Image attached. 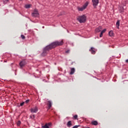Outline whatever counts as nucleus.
I'll use <instances>...</instances> for the list:
<instances>
[{
  "label": "nucleus",
  "mask_w": 128,
  "mask_h": 128,
  "mask_svg": "<svg viewBox=\"0 0 128 128\" xmlns=\"http://www.w3.org/2000/svg\"><path fill=\"white\" fill-rule=\"evenodd\" d=\"M63 44L64 41L62 40L61 42L56 41L54 42H52L51 44L48 45L44 48L43 52L42 54V56H46L48 54V50H52V48H56V46H62Z\"/></svg>",
  "instance_id": "obj_1"
},
{
  "label": "nucleus",
  "mask_w": 128,
  "mask_h": 128,
  "mask_svg": "<svg viewBox=\"0 0 128 128\" xmlns=\"http://www.w3.org/2000/svg\"><path fill=\"white\" fill-rule=\"evenodd\" d=\"M77 20L80 24H82L86 22V16L85 15L79 16H78Z\"/></svg>",
  "instance_id": "obj_2"
},
{
  "label": "nucleus",
  "mask_w": 128,
  "mask_h": 128,
  "mask_svg": "<svg viewBox=\"0 0 128 128\" xmlns=\"http://www.w3.org/2000/svg\"><path fill=\"white\" fill-rule=\"evenodd\" d=\"M88 4L90 2H86L84 5L82 7H78V10L79 12H82L83 10H84L86 8V7L88 6Z\"/></svg>",
  "instance_id": "obj_3"
},
{
  "label": "nucleus",
  "mask_w": 128,
  "mask_h": 128,
  "mask_svg": "<svg viewBox=\"0 0 128 128\" xmlns=\"http://www.w3.org/2000/svg\"><path fill=\"white\" fill-rule=\"evenodd\" d=\"M92 2L94 8H96L100 2V0H92Z\"/></svg>",
  "instance_id": "obj_4"
},
{
  "label": "nucleus",
  "mask_w": 128,
  "mask_h": 128,
  "mask_svg": "<svg viewBox=\"0 0 128 128\" xmlns=\"http://www.w3.org/2000/svg\"><path fill=\"white\" fill-rule=\"evenodd\" d=\"M38 16H40V14L38 13V10H34L32 12V16H34V18H38Z\"/></svg>",
  "instance_id": "obj_5"
},
{
  "label": "nucleus",
  "mask_w": 128,
  "mask_h": 128,
  "mask_svg": "<svg viewBox=\"0 0 128 128\" xmlns=\"http://www.w3.org/2000/svg\"><path fill=\"white\" fill-rule=\"evenodd\" d=\"M26 60H23L20 62V68H22L23 66H26Z\"/></svg>",
  "instance_id": "obj_6"
},
{
  "label": "nucleus",
  "mask_w": 128,
  "mask_h": 128,
  "mask_svg": "<svg viewBox=\"0 0 128 128\" xmlns=\"http://www.w3.org/2000/svg\"><path fill=\"white\" fill-rule=\"evenodd\" d=\"M91 124L93 126H98V121L96 120L92 121Z\"/></svg>",
  "instance_id": "obj_7"
},
{
  "label": "nucleus",
  "mask_w": 128,
  "mask_h": 128,
  "mask_svg": "<svg viewBox=\"0 0 128 128\" xmlns=\"http://www.w3.org/2000/svg\"><path fill=\"white\" fill-rule=\"evenodd\" d=\"M90 50L92 54H96V50H94V48L92 47Z\"/></svg>",
  "instance_id": "obj_8"
},
{
  "label": "nucleus",
  "mask_w": 128,
  "mask_h": 128,
  "mask_svg": "<svg viewBox=\"0 0 128 128\" xmlns=\"http://www.w3.org/2000/svg\"><path fill=\"white\" fill-rule=\"evenodd\" d=\"M102 26H99L98 28L96 29V32H100L102 30Z\"/></svg>",
  "instance_id": "obj_9"
},
{
  "label": "nucleus",
  "mask_w": 128,
  "mask_h": 128,
  "mask_svg": "<svg viewBox=\"0 0 128 128\" xmlns=\"http://www.w3.org/2000/svg\"><path fill=\"white\" fill-rule=\"evenodd\" d=\"M72 126V121H68L67 123V126L68 128H70Z\"/></svg>",
  "instance_id": "obj_10"
},
{
  "label": "nucleus",
  "mask_w": 128,
  "mask_h": 128,
  "mask_svg": "<svg viewBox=\"0 0 128 128\" xmlns=\"http://www.w3.org/2000/svg\"><path fill=\"white\" fill-rule=\"evenodd\" d=\"M48 108H52V102L48 101Z\"/></svg>",
  "instance_id": "obj_11"
},
{
  "label": "nucleus",
  "mask_w": 128,
  "mask_h": 128,
  "mask_svg": "<svg viewBox=\"0 0 128 128\" xmlns=\"http://www.w3.org/2000/svg\"><path fill=\"white\" fill-rule=\"evenodd\" d=\"M74 72H75L74 68H72L70 74H74Z\"/></svg>",
  "instance_id": "obj_12"
},
{
  "label": "nucleus",
  "mask_w": 128,
  "mask_h": 128,
  "mask_svg": "<svg viewBox=\"0 0 128 128\" xmlns=\"http://www.w3.org/2000/svg\"><path fill=\"white\" fill-rule=\"evenodd\" d=\"M38 110V107H35L33 108L32 110V112H36Z\"/></svg>",
  "instance_id": "obj_13"
},
{
  "label": "nucleus",
  "mask_w": 128,
  "mask_h": 128,
  "mask_svg": "<svg viewBox=\"0 0 128 128\" xmlns=\"http://www.w3.org/2000/svg\"><path fill=\"white\" fill-rule=\"evenodd\" d=\"M116 26L117 28H120V20H118L116 23Z\"/></svg>",
  "instance_id": "obj_14"
},
{
  "label": "nucleus",
  "mask_w": 128,
  "mask_h": 128,
  "mask_svg": "<svg viewBox=\"0 0 128 128\" xmlns=\"http://www.w3.org/2000/svg\"><path fill=\"white\" fill-rule=\"evenodd\" d=\"M109 36H114V32H112V30L110 31L109 32Z\"/></svg>",
  "instance_id": "obj_15"
},
{
  "label": "nucleus",
  "mask_w": 128,
  "mask_h": 128,
  "mask_svg": "<svg viewBox=\"0 0 128 128\" xmlns=\"http://www.w3.org/2000/svg\"><path fill=\"white\" fill-rule=\"evenodd\" d=\"M24 8H30V4L25 5Z\"/></svg>",
  "instance_id": "obj_16"
},
{
  "label": "nucleus",
  "mask_w": 128,
  "mask_h": 128,
  "mask_svg": "<svg viewBox=\"0 0 128 128\" xmlns=\"http://www.w3.org/2000/svg\"><path fill=\"white\" fill-rule=\"evenodd\" d=\"M42 128H50V127L48 126V124H46L44 126H42Z\"/></svg>",
  "instance_id": "obj_17"
},
{
  "label": "nucleus",
  "mask_w": 128,
  "mask_h": 128,
  "mask_svg": "<svg viewBox=\"0 0 128 128\" xmlns=\"http://www.w3.org/2000/svg\"><path fill=\"white\" fill-rule=\"evenodd\" d=\"M20 124H22V122H20V120L18 121V122H17V126H20Z\"/></svg>",
  "instance_id": "obj_18"
},
{
  "label": "nucleus",
  "mask_w": 128,
  "mask_h": 128,
  "mask_svg": "<svg viewBox=\"0 0 128 128\" xmlns=\"http://www.w3.org/2000/svg\"><path fill=\"white\" fill-rule=\"evenodd\" d=\"M3 2L4 4H8V0H3Z\"/></svg>",
  "instance_id": "obj_19"
},
{
  "label": "nucleus",
  "mask_w": 128,
  "mask_h": 128,
  "mask_svg": "<svg viewBox=\"0 0 128 128\" xmlns=\"http://www.w3.org/2000/svg\"><path fill=\"white\" fill-rule=\"evenodd\" d=\"M21 38H22V40H25L26 39V36H24L22 34L21 35Z\"/></svg>",
  "instance_id": "obj_20"
},
{
  "label": "nucleus",
  "mask_w": 128,
  "mask_h": 128,
  "mask_svg": "<svg viewBox=\"0 0 128 128\" xmlns=\"http://www.w3.org/2000/svg\"><path fill=\"white\" fill-rule=\"evenodd\" d=\"M74 120H78V115H75L74 116Z\"/></svg>",
  "instance_id": "obj_21"
},
{
  "label": "nucleus",
  "mask_w": 128,
  "mask_h": 128,
  "mask_svg": "<svg viewBox=\"0 0 128 128\" xmlns=\"http://www.w3.org/2000/svg\"><path fill=\"white\" fill-rule=\"evenodd\" d=\"M79 126H80V125L75 126H73L72 128H79Z\"/></svg>",
  "instance_id": "obj_22"
},
{
  "label": "nucleus",
  "mask_w": 128,
  "mask_h": 128,
  "mask_svg": "<svg viewBox=\"0 0 128 128\" xmlns=\"http://www.w3.org/2000/svg\"><path fill=\"white\" fill-rule=\"evenodd\" d=\"M26 102H22V103H20V106H24V104Z\"/></svg>",
  "instance_id": "obj_23"
},
{
  "label": "nucleus",
  "mask_w": 128,
  "mask_h": 128,
  "mask_svg": "<svg viewBox=\"0 0 128 128\" xmlns=\"http://www.w3.org/2000/svg\"><path fill=\"white\" fill-rule=\"evenodd\" d=\"M106 31V29H104L101 32L102 34H104V32Z\"/></svg>",
  "instance_id": "obj_24"
},
{
  "label": "nucleus",
  "mask_w": 128,
  "mask_h": 128,
  "mask_svg": "<svg viewBox=\"0 0 128 128\" xmlns=\"http://www.w3.org/2000/svg\"><path fill=\"white\" fill-rule=\"evenodd\" d=\"M26 104H28L30 102V100H27L25 102Z\"/></svg>",
  "instance_id": "obj_25"
},
{
  "label": "nucleus",
  "mask_w": 128,
  "mask_h": 128,
  "mask_svg": "<svg viewBox=\"0 0 128 128\" xmlns=\"http://www.w3.org/2000/svg\"><path fill=\"white\" fill-rule=\"evenodd\" d=\"M103 34H104V33H102V32H100V38H102V36H103Z\"/></svg>",
  "instance_id": "obj_26"
},
{
  "label": "nucleus",
  "mask_w": 128,
  "mask_h": 128,
  "mask_svg": "<svg viewBox=\"0 0 128 128\" xmlns=\"http://www.w3.org/2000/svg\"><path fill=\"white\" fill-rule=\"evenodd\" d=\"M47 124V126H52V123L50 122H49V123H48V124Z\"/></svg>",
  "instance_id": "obj_27"
},
{
  "label": "nucleus",
  "mask_w": 128,
  "mask_h": 128,
  "mask_svg": "<svg viewBox=\"0 0 128 128\" xmlns=\"http://www.w3.org/2000/svg\"><path fill=\"white\" fill-rule=\"evenodd\" d=\"M70 50H67L66 51V54H68V53H70Z\"/></svg>",
  "instance_id": "obj_28"
},
{
  "label": "nucleus",
  "mask_w": 128,
  "mask_h": 128,
  "mask_svg": "<svg viewBox=\"0 0 128 128\" xmlns=\"http://www.w3.org/2000/svg\"><path fill=\"white\" fill-rule=\"evenodd\" d=\"M120 12H124V10H120Z\"/></svg>",
  "instance_id": "obj_29"
},
{
  "label": "nucleus",
  "mask_w": 128,
  "mask_h": 128,
  "mask_svg": "<svg viewBox=\"0 0 128 128\" xmlns=\"http://www.w3.org/2000/svg\"><path fill=\"white\" fill-rule=\"evenodd\" d=\"M126 62L128 64V60H126Z\"/></svg>",
  "instance_id": "obj_30"
},
{
  "label": "nucleus",
  "mask_w": 128,
  "mask_h": 128,
  "mask_svg": "<svg viewBox=\"0 0 128 128\" xmlns=\"http://www.w3.org/2000/svg\"><path fill=\"white\" fill-rule=\"evenodd\" d=\"M30 110H31V112H32V108H31Z\"/></svg>",
  "instance_id": "obj_31"
},
{
  "label": "nucleus",
  "mask_w": 128,
  "mask_h": 128,
  "mask_svg": "<svg viewBox=\"0 0 128 128\" xmlns=\"http://www.w3.org/2000/svg\"><path fill=\"white\" fill-rule=\"evenodd\" d=\"M33 118H34V115H33Z\"/></svg>",
  "instance_id": "obj_32"
},
{
  "label": "nucleus",
  "mask_w": 128,
  "mask_h": 128,
  "mask_svg": "<svg viewBox=\"0 0 128 128\" xmlns=\"http://www.w3.org/2000/svg\"><path fill=\"white\" fill-rule=\"evenodd\" d=\"M30 118H32V116H30Z\"/></svg>",
  "instance_id": "obj_33"
}]
</instances>
